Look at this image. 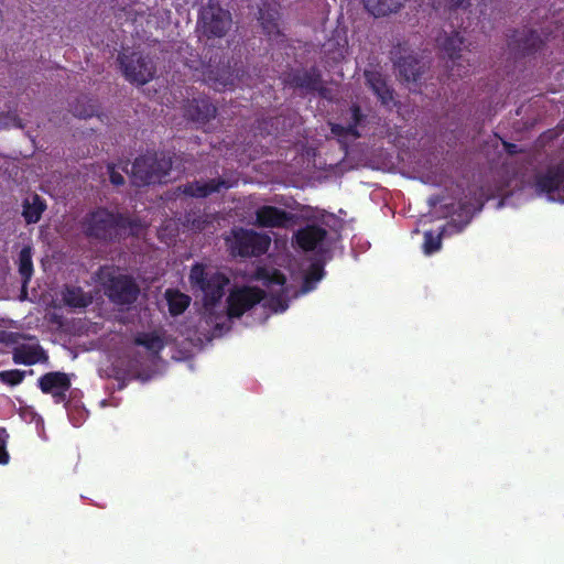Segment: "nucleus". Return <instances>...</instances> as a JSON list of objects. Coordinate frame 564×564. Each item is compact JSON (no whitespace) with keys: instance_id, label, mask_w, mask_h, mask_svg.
<instances>
[{"instance_id":"obj_25","label":"nucleus","mask_w":564,"mask_h":564,"mask_svg":"<svg viewBox=\"0 0 564 564\" xmlns=\"http://www.w3.org/2000/svg\"><path fill=\"white\" fill-rule=\"evenodd\" d=\"M271 236L267 232H258L249 229V258L260 257L269 250Z\"/></svg>"},{"instance_id":"obj_44","label":"nucleus","mask_w":564,"mask_h":564,"mask_svg":"<svg viewBox=\"0 0 564 564\" xmlns=\"http://www.w3.org/2000/svg\"><path fill=\"white\" fill-rule=\"evenodd\" d=\"M0 340L1 341L7 340V335L4 333H0Z\"/></svg>"},{"instance_id":"obj_22","label":"nucleus","mask_w":564,"mask_h":564,"mask_svg":"<svg viewBox=\"0 0 564 564\" xmlns=\"http://www.w3.org/2000/svg\"><path fill=\"white\" fill-rule=\"evenodd\" d=\"M216 108L207 99L194 100L186 109V116L198 123L215 117Z\"/></svg>"},{"instance_id":"obj_5","label":"nucleus","mask_w":564,"mask_h":564,"mask_svg":"<svg viewBox=\"0 0 564 564\" xmlns=\"http://www.w3.org/2000/svg\"><path fill=\"white\" fill-rule=\"evenodd\" d=\"M120 64L126 78L138 85L148 83L154 75L152 62L138 53L121 54Z\"/></svg>"},{"instance_id":"obj_7","label":"nucleus","mask_w":564,"mask_h":564,"mask_svg":"<svg viewBox=\"0 0 564 564\" xmlns=\"http://www.w3.org/2000/svg\"><path fill=\"white\" fill-rule=\"evenodd\" d=\"M299 216L276 206L263 205L256 210V221L262 228H290L297 224Z\"/></svg>"},{"instance_id":"obj_41","label":"nucleus","mask_w":564,"mask_h":564,"mask_svg":"<svg viewBox=\"0 0 564 564\" xmlns=\"http://www.w3.org/2000/svg\"><path fill=\"white\" fill-rule=\"evenodd\" d=\"M108 171H109V175H110V181L112 184L115 185H122L124 180H123V176L118 173L117 171H115L113 167H108Z\"/></svg>"},{"instance_id":"obj_39","label":"nucleus","mask_w":564,"mask_h":564,"mask_svg":"<svg viewBox=\"0 0 564 564\" xmlns=\"http://www.w3.org/2000/svg\"><path fill=\"white\" fill-rule=\"evenodd\" d=\"M7 433L4 430H0V464H7L9 455L6 452Z\"/></svg>"},{"instance_id":"obj_3","label":"nucleus","mask_w":564,"mask_h":564,"mask_svg":"<svg viewBox=\"0 0 564 564\" xmlns=\"http://www.w3.org/2000/svg\"><path fill=\"white\" fill-rule=\"evenodd\" d=\"M391 58L398 76L406 83H415L424 72L422 61L402 45H395L391 51Z\"/></svg>"},{"instance_id":"obj_13","label":"nucleus","mask_w":564,"mask_h":564,"mask_svg":"<svg viewBox=\"0 0 564 564\" xmlns=\"http://www.w3.org/2000/svg\"><path fill=\"white\" fill-rule=\"evenodd\" d=\"M40 388L45 393H51L57 402L64 400L66 391L70 387L69 378L62 372H51L40 378Z\"/></svg>"},{"instance_id":"obj_31","label":"nucleus","mask_w":564,"mask_h":564,"mask_svg":"<svg viewBox=\"0 0 564 564\" xmlns=\"http://www.w3.org/2000/svg\"><path fill=\"white\" fill-rule=\"evenodd\" d=\"M19 272L25 284L31 279L33 272L31 249L29 247L23 248L19 254Z\"/></svg>"},{"instance_id":"obj_26","label":"nucleus","mask_w":564,"mask_h":564,"mask_svg":"<svg viewBox=\"0 0 564 564\" xmlns=\"http://www.w3.org/2000/svg\"><path fill=\"white\" fill-rule=\"evenodd\" d=\"M228 250L232 257H245L247 254V232L245 229H234L226 238Z\"/></svg>"},{"instance_id":"obj_29","label":"nucleus","mask_w":564,"mask_h":564,"mask_svg":"<svg viewBox=\"0 0 564 564\" xmlns=\"http://www.w3.org/2000/svg\"><path fill=\"white\" fill-rule=\"evenodd\" d=\"M44 204L37 195L28 197L23 204V216L29 224L37 223L44 212Z\"/></svg>"},{"instance_id":"obj_33","label":"nucleus","mask_w":564,"mask_h":564,"mask_svg":"<svg viewBox=\"0 0 564 564\" xmlns=\"http://www.w3.org/2000/svg\"><path fill=\"white\" fill-rule=\"evenodd\" d=\"M172 162L170 158L161 156L158 159L155 156V162L152 167L153 175V182L161 181L163 177L167 176L169 171L171 170Z\"/></svg>"},{"instance_id":"obj_40","label":"nucleus","mask_w":564,"mask_h":564,"mask_svg":"<svg viewBox=\"0 0 564 564\" xmlns=\"http://www.w3.org/2000/svg\"><path fill=\"white\" fill-rule=\"evenodd\" d=\"M332 133L337 137H350V132L348 131V124L334 123L330 127Z\"/></svg>"},{"instance_id":"obj_1","label":"nucleus","mask_w":564,"mask_h":564,"mask_svg":"<svg viewBox=\"0 0 564 564\" xmlns=\"http://www.w3.org/2000/svg\"><path fill=\"white\" fill-rule=\"evenodd\" d=\"M84 231L88 236L97 238H107L113 234L129 232L131 235H140L142 226L131 223L127 218L115 215L106 209H98L89 214L83 224Z\"/></svg>"},{"instance_id":"obj_8","label":"nucleus","mask_w":564,"mask_h":564,"mask_svg":"<svg viewBox=\"0 0 564 564\" xmlns=\"http://www.w3.org/2000/svg\"><path fill=\"white\" fill-rule=\"evenodd\" d=\"M288 84L306 94L318 93L321 96H325L327 90L324 86L322 72L316 66L294 70L289 75Z\"/></svg>"},{"instance_id":"obj_43","label":"nucleus","mask_w":564,"mask_h":564,"mask_svg":"<svg viewBox=\"0 0 564 564\" xmlns=\"http://www.w3.org/2000/svg\"><path fill=\"white\" fill-rule=\"evenodd\" d=\"M558 202L564 203V185H563V188H562L561 195H560V197H558Z\"/></svg>"},{"instance_id":"obj_16","label":"nucleus","mask_w":564,"mask_h":564,"mask_svg":"<svg viewBox=\"0 0 564 564\" xmlns=\"http://www.w3.org/2000/svg\"><path fill=\"white\" fill-rule=\"evenodd\" d=\"M155 162L154 155H145L134 161L131 167V178L135 185H144L153 182L152 167Z\"/></svg>"},{"instance_id":"obj_32","label":"nucleus","mask_w":564,"mask_h":564,"mask_svg":"<svg viewBox=\"0 0 564 564\" xmlns=\"http://www.w3.org/2000/svg\"><path fill=\"white\" fill-rule=\"evenodd\" d=\"M324 276V265L323 263L316 261V262H313L307 272L305 273V276H304V288L306 290H311L314 284L318 281L322 280V278Z\"/></svg>"},{"instance_id":"obj_28","label":"nucleus","mask_w":564,"mask_h":564,"mask_svg":"<svg viewBox=\"0 0 564 564\" xmlns=\"http://www.w3.org/2000/svg\"><path fill=\"white\" fill-rule=\"evenodd\" d=\"M135 344L145 347L151 354H158L164 347V338L161 332H143L137 335Z\"/></svg>"},{"instance_id":"obj_27","label":"nucleus","mask_w":564,"mask_h":564,"mask_svg":"<svg viewBox=\"0 0 564 564\" xmlns=\"http://www.w3.org/2000/svg\"><path fill=\"white\" fill-rule=\"evenodd\" d=\"M452 227L457 228L456 231H462L463 227L457 226L456 224L448 223L446 227L443 228L440 232H434L432 230H427L424 232V241H423V251L425 254L430 256L437 252L442 247V237L444 231L451 229Z\"/></svg>"},{"instance_id":"obj_4","label":"nucleus","mask_w":564,"mask_h":564,"mask_svg":"<svg viewBox=\"0 0 564 564\" xmlns=\"http://www.w3.org/2000/svg\"><path fill=\"white\" fill-rule=\"evenodd\" d=\"M109 280L107 285V293L109 297L119 304H128L133 302L138 295V288L131 278L126 275H112L110 269L100 272V280Z\"/></svg>"},{"instance_id":"obj_18","label":"nucleus","mask_w":564,"mask_h":564,"mask_svg":"<svg viewBox=\"0 0 564 564\" xmlns=\"http://www.w3.org/2000/svg\"><path fill=\"white\" fill-rule=\"evenodd\" d=\"M258 20L260 21L262 30L267 35H280V12L275 7H271V4H267L264 2L263 7L259 8Z\"/></svg>"},{"instance_id":"obj_34","label":"nucleus","mask_w":564,"mask_h":564,"mask_svg":"<svg viewBox=\"0 0 564 564\" xmlns=\"http://www.w3.org/2000/svg\"><path fill=\"white\" fill-rule=\"evenodd\" d=\"M10 128H23L22 120L13 111H0V131Z\"/></svg>"},{"instance_id":"obj_30","label":"nucleus","mask_w":564,"mask_h":564,"mask_svg":"<svg viewBox=\"0 0 564 564\" xmlns=\"http://www.w3.org/2000/svg\"><path fill=\"white\" fill-rule=\"evenodd\" d=\"M165 299L172 315L182 314L191 303V297L188 295L174 290H167L165 292Z\"/></svg>"},{"instance_id":"obj_15","label":"nucleus","mask_w":564,"mask_h":564,"mask_svg":"<svg viewBox=\"0 0 564 564\" xmlns=\"http://www.w3.org/2000/svg\"><path fill=\"white\" fill-rule=\"evenodd\" d=\"M250 280L261 281L262 284L272 293L281 294L284 292L286 282L285 275L278 269H268L259 267L253 275H249Z\"/></svg>"},{"instance_id":"obj_23","label":"nucleus","mask_w":564,"mask_h":564,"mask_svg":"<svg viewBox=\"0 0 564 564\" xmlns=\"http://www.w3.org/2000/svg\"><path fill=\"white\" fill-rule=\"evenodd\" d=\"M247 307V286L245 284L231 290L228 297V315L230 317H240Z\"/></svg>"},{"instance_id":"obj_37","label":"nucleus","mask_w":564,"mask_h":564,"mask_svg":"<svg viewBox=\"0 0 564 564\" xmlns=\"http://www.w3.org/2000/svg\"><path fill=\"white\" fill-rule=\"evenodd\" d=\"M440 6H444L449 12L463 10L470 7V0H438Z\"/></svg>"},{"instance_id":"obj_19","label":"nucleus","mask_w":564,"mask_h":564,"mask_svg":"<svg viewBox=\"0 0 564 564\" xmlns=\"http://www.w3.org/2000/svg\"><path fill=\"white\" fill-rule=\"evenodd\" d=\"M343 119L348 124L350 137L358 139L361 137L359 128L366 126L367 116L362 112L361 107L357 102H352L350 107L343 112Z\"/></svg>"},{"instance_id":"obj_17","label":"nucleus","mask_w":564,"mask_h":564,"mask_svg":"<svg viewBox=\"0 0 564 564\" xmlns=\"http://www.w3.org/2000/svg\"><path fill=\"white\" fill-rule=\"evenodd\" d=\"M234 186V182L210 181V182H195L184 187V193L193 197H206L214 192H219L221 188H229Z\"/></svg>"},{"instance_id":"obj_14","label":"nucleus","mask_w":564,"mask_h":564,"mask_svg":"<svg viewBox=\"0 0 564 564\" xmlns=\"http://www.w3.org/2000/svg\"><path fill=\"white\" fill-rule=\"evenodd\" d=\"M364 76L366 84L380 102L388 106L393 100V89L388 85L384 76L376 69H366Z\"/></svg>"},{"instance_id":"obj_9","label":"nucleus","mask_w":564,"mask_h":564,"mask_svg":"<svg viewBox=\"0 0 564 564\" xmlns=\"http://www.w3.org/2000/svg\"><path fill=\"white\" fill-rule=\"evenodd\" d=\"M543 45L540 34L531 29L513 30L508 39V47L517 56H530Z\"/></svg>"},{"instance_id":"obj_35","label":"nucleus","mask_w":564,"mask_h":564,"mask_svg":"<svg viewBox=\"0 0 564 564\" xmlns=\"http://www.w3.org/2000/svg\"><path fill=\"white\" fill-rule=\"evenodd\" d=\"M265 296L264 290L249 285V312L252 311L256 305L264 301Z\"/></svg>"},{"instance_id":"obj_24","label":"nucleus","mask_w":564,"mask_h":564,"mask_svg":"<svg viewBox=\"0 0 564 564\" xmlns=\"http://www.w3.org/2000/svg\"><path fill=\"white\" fill-rule=\"evenodd\" d=\"M61 295L63 303L73 308L86 307L91 303V296L78 286H66Z\"/></svg>"},{"instance_id":"obj_38","label":"nucleus","mask_w":564,"mask_h":564,"mask_svg":"<svg viewBox=\"0 0 564 564\" xmlns=\"http://www.w3.org/2000/svg\"><path fill=\"white\" fill-rule=\"evenodd\" d=\"M84 104H87V106H80V101L77 102V105H75L73 107V113L74 116L78 117V118H88V117H91L94 115V111H95V108H94V105L89 102V100H87L86 98H84L82 100Z\"/></svg>"},{"instance_id":"obj_11","label":"nucleus","mask_w":564,"mask_h":564,"mask_svg":"<svg viewBox=\"0 0 564 564\" xmlns=\"http://www.w3.org/2000/svg\"><path fill=\"white\" fill-rule=\"evenodd\" d=\"M563 184L564 170L561 166L550 167L545 173L535 177L536 192L546 194L550 200H558Z\"/></svg>"},{"instance_id":"obj_10","label":"nucleus","mask_w":564,"mask_h":564,"mask_svg":"<svg viewBox=\"0 0 564 564\" xmlns=\"http://www.w3.org/2000/svg\"><path fill=\"white\" fill-rule=\"evenodd\" d=\"M464 39L459 32H453L451 35L444 37L440 43V47L445 56L448 57L452 65H448L452 76L464 77L468 73V68L463 65V56L460 54Z\"/></svg>"},{"instance_id":"obj_20","label":"nucleus","mask_w":564,"mask_h":564,"mask_svg":"<svg viewBox=\"0 0 564 564\" xmlns=\"http://www.w3.org/2000/svg\"><path fill=\"white\" fill-rule=\"evenodd\" d=\"M43 359H45L44 352L34 341L17 347L13 354L15 364L34 365Z\"/></svg>"},{"instance_id":"obj_6","label":"nucleus","mask_w":564,"mask_h":564,"mask_svg":"<svg viewBox=\"0 0 564 564\" xmlns=\"http://www.w3.org/2000/svg\"><path fill=\"white\" fill-rule=\"evenodd\" d=\"M200 26L208 36H223L231 26L230 13L210 3L202 10Z\"/></svg>"},{"instance_id":"obj_21","label":"nucleus","mask_w":564,"mask_h":564,"mask_svg":"<svg viewBox=\"0 0 564 564\" xmlns=\"http://www.w3.org/2000/svg\"><path fill=\"white\" fill-rule=\"evenodd\" d=\"M408 0H362L365 8L375 17L398 12Z\"/></svg>"},{"instance_id":"obj_2","label":"nucleus","mask_w":564,"mask_h":564,"mask_svg":"<svg viewBox=\"0 0 564 564\" xmlns=\"http://www.w3.org/2000/svg\"><path fill=\"white\" fill-rule=\"evenodd\" d=\"M189 282L193 289L203 293L205 308L212 311L221 300L224 288L229 281L219 272L206 271L202 264H195L189 273Z\"/></svg>"},{"instance_id":"obj_36","label":"nucleus","mask_w":564,"mask_h":564,"mask_svg":"<svg viewBox=\"0 0 564 564\" xmlns=\"http://www.w3.org/2000/svg\"><path fill=\"white\" fill-rule=\"evenodd\" d=\"M23 377L24 372L17 369L0 372V379L10 386L19 384L23 380Z\"/></svg>"},{"instance_id":"obj_42","label":"nucleus","mask_w":564,"mask_h":564,"mask_svg":"<svg viewBox=\"0 0 564 564\" xmlns=\"http://www.w3.org/2000/svg\"><path fill=\"white\" fill-rule=\"evenodd\" d=\"M503 145H505L506 151L511 155L516 154L518 152L517 144H514V143L503 142Z\"/></svg>"},{"instance_id":"obj_12","label":"nucleus","mask_w":564,"mask_h":564,"mask_svg":"<svg viewBox=\"0 0 564 564\" xmlns=\"http://www.w3.org/2000/svg\"><path fill=\"white\" fill-rule=\"evenodd\" d=\"M327 237V230L318 225H306L293 235L294 243L301 250L314 251Z\"/></svg>"}]
</instances>
